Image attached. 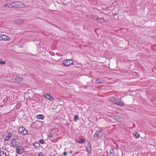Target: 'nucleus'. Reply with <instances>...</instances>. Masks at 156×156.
<instances>
[{
	"mask_svg": "<svg viewBox=\"0 0 156 156\" xmlns=\"http://www.w3.org/2000/svg\"><path fill=\"white\" fill-rule=\"evenodd\" d=\"M110 100L113 101L114 104L118 105L121 106L124 105V102L122 101L121 100L116 99L115 98L112 97L111 98Z\"/></svg>",
	"mask_w": 156,
	"mask_h": 156,
	"instance_id": "f257e3e1",
	"label": "nucleus"
},
{
	"mask_svg": "<svg viewBox=\"0 0 156 156\" xmlns=\"http://www.w3.org/2000/svg\"><path fill=\"white\" fill-rule=\"evenodd\" d=\"M14 2V5L13 6H14L15 8H24L25 6L24 4L21 2Z\"/></svg>",
	"mask_w": 156,
	"mask_h": 156,
	"instance_id": "f03ea898",
	"label": "nucleus"
},
{
	"mask_svg": "<svg viewBox=\"0 0 156 156\" xmlns=\"http://www.w3.org/2000/svg\"><path fill=\"white\" fill-rule=\"evenodd\" d=\"M16 151L17 153L21 154L23 152L24 149L22 146L18 145L16 147Z\"/></svg>",
	"mask_w": 156,
	"mask_h": 156,
	"instance_id": "7ed1b4c3",
	"label": "nucleus"
},
{
	"mask_svg": "<svg viewBox=\"0 0 156 156\" xmlns=\"http://www.w3.org/2000/svg\"><path fill=\"white\" fill-rule=\"evenodd\" d=\"M73 62V61L71 59L64 60L62 62L63 65L67 66L72 64Z\"/></svg>",
	"mask_w": 156,
	"mask_h": 156,
	"instance_id": "20e7f679",
	"label": "nucleus"
},
{
	"mask_svg": "<svg viewBox=\"0 0 156 156\" xmlns=\"http://www.w3.org/2000/svg\"><path fill=\"white\" fill-rule=\"evenodd\" d=\"M18 132L23 135H26L27 133V131L23 127L20 128L18 129Z\"/></svg>",
	"mask_w": 156,
	"mask_h": 156,
	"instance_id": "39448f33",
	"label": "nucleus"
},
{
	"mask_svg": "<svg viewBox=\"0 0 156 156\" xmlns=\"http://www.w3.org/2000/svg\"><path fill=\"white\" fill-rule=\"evenodd\" d=\"M10 38L8 36L4 34H0V41H8Z\"/></svg>",
	"mask_w": 156,
	"mask_h": 156,
	"instance_id": "423d86ee",
	"label": "nucleus"
},
{
	"mask_svg": "<svg viewBox=\"0 0 156 156\" xmlns=\"http://www.w3.org/2000/svg\"><path fill=\"white\" fill-rule=\"evenodd\" d=\"M93 20H96L100 23L104 22L105 20L103 18H99L98 17H93Z\"/></svg>",
	"mask_w": 156,
	"mask_h": 156,
	"instance_id": "0eeeda50",
	"label": "nucleus"
},
{
	"mask_svg": "<svg viewBox=\"0 0 156 156\" xmlns=\"http://www.w3.org/2000/svg\"><path fill=\"white\" fill-rule=\"evenodd\" d=\"M43 96L45 98L49 99L50 101H53L54 100V98L51 96L50 94L45 93L43 95Z\"/></svg>",
	"mask_w": 156,
	"mask_h": 156,
	"instance_id": "6e6552de",
	"label": "nucleus"
},
{
	"mask_svg": "<svg viewBox=\"0 0 156 156\" xmlns=\"http://www.w3.org/2000/svg\"><path fill=\"white\" fill-rule=\"evenodd\" d=\"M23 78L21 77L17 76L15 79L12 80V81L16 83L21 82Z\"/></svg>",
	"mask_w": 156,
	"mask_h": 156,
	"instance_id": "1a4fd4ad",
	"label": "nucleus"
},
{
	"mask_svg": "<svg viewBox=\"0 0 156 156\" xmlns=\"http://www.w3.org/2000/svg\"><path fill=\"white\" fill-rule=\"evenodd\" d=\"M114 119L115 120L119 122H121L123 120L122 117H121L119 115H118L114 116Z\"/></svg>",
	"mask_w": 156,
	"mask_h": 156,
	"instance_id": "9d476101",
	"label": "nucleus"
},
{
	"mask_svg": "<svg viewBox=\"0 0 156 156\" xmlns=\"http://www.w3.org/2000/svg\"><path fill=\"white\" fill-rule=\"evenodd\" d=\"M11 144L12 147H17L18 142L16 139H12L11 140Z\"/></svg>",
	"mask_w": 156,
	"mask_h": 156,
	"instance_id": "9b49d317",
	"label": "nucleus"
},
{
	"mask_svg": "<svg viewBox=\"0 0 156 156\" xmlns=\"http://www.w3.org/2000/svg\"><path fill=\"white\" fill-rule=\"evenodd\" d=\"M14 22L16 24H21L23 23L24 22V20L21 19H17Z\"/></svg>",
	"mask_w": 156,
	"mask_h": 156,
	"instance_id": "f8f14e48",
	"label": "nucleus"
},
{
	"mask_svg": "<svg viewBox=\"0 0 156 156\" xmlns=\"http://www.w3.org/2000/svg\"><path fill=\"white\" fill-rule=\"evenodd\" d=\"M14 2L8 3L4 5V6L5 7H6L7 6L8 7H14V6H13V5H14Z\"/></svg>",
	"mask_w": 156,
	"mask_h": 156,
	"instance_id": "ddd939ff",
	"label": "nucleus"
},
{
	"mask_svg": "<svg viewBox=\"0 0 156 156\" xmlns=\"http://www.w3.org/2000/svg\"><path fill=\"white\" fill-rule=\"evenodd\" d=\"M101 132L100 131H97L96 132L94 135V137L95 138L100 137H101V135H100Z\"/></svg>",
	"mask_w": 156,
	"mask_h": 156,
	"instance_id": "4468645a",
	"label": "nucleus"
},
{
	"mask_svg": "<svg viewBox=\"0 0 156 156\" xmlns=\"http://www.w3.org/2000/svg\"><path fill=\"white\" fill-rule=\"evenodd\" d=\"M86 150L88 153H90L92 152L91 146H87L86 147Z\"/></svg>",
	"mask_w": 156,
	"mask_h": 156,
	"instance_id": "2eb2a0df",
	"label": "nucleus"
},
{
	"mask_svg": "<svg viewBox=\"0 0 156 156\" xmlns=\"http://www.w3.org/2000/svg\"><path fill=\"white\" fill-rule=\"evenodd\" d=\"M76 141L79 143H83L85 142V141L84 140L80 138L79 139L76 140Z\"/></svg>",
	"mask_w": 156,
	"mask_h": 156,
	"instance_id": "dca6fc26",
	"label": "nucleus"
},
{
	"mask_svg": "<svg viewBox=\"0 0 156 156\" xmlns=\"http://www.w3.org/2000/svg\"><path fill=\"white\" fill-rule=\"evenodd\" d=\"M33 146L35 149H37L39 147L40 144L37 142H35L33 144Z\"/></svg>",
	"mask_w": 156,
	"mask_h": 156,
	"instance_id": "f3484780",
	"label": "nucleus"
},
{
	"mask_svg": "<svg viewBox=\"0 0 156 156\" xmlns=\"http://www.w3.org/2000/svg\"><path fill=\"white\" fill-rule=\"evenodd\" d=\"M0 156H7L6 152L3 151H0Z\"/></svg>",
	"mask_w": 156,
	"mask_h": 156,
	"instance_id": "a211bd4d",
	"label": "nucleus"
},
{
	"mask_svg": "<svg viewBox=\"0 0 156 156\" xmlns=\"http://www.w3.org/2000/svg\"><path fill=\"white\" fill-rule=\"evenodd\" d=\"M95 82L97 83H102L104 82V81L101 79H98L95 80Z\"/></svg>",
	"mask_w": 156,
	"mask_h": 156,
	"instance_id": "6ab92c4d",
	"label": "nucleus"
},
{
	"mask_svg": "<svg viewBox=\"0 0 156 156\" xmlns=\"http://www.w3.org/2000/svg\"><path fill=\"white\" fill-rule=\"evenodd\" d=\"M37 118L39 119H44V117L42 115H39L37 116Z\"/></svg>",
	"mask_w": 156,
	"mask_h": 156,
	"instance_id": "aec40b11",
	"label": "nucleus"
},
{
	"mask_svg": "<svg viewBox=\"0 0 156 156\" xmlns=\"http://www.w3.org/2000/svg\"><path fill=\"white\" fill-rule=\"evenodd\" d=\"M115 151L113 149H111L110 150V154L112 155H114L115 154Z\"/></svg>",
	"mask_w": 156,
	"mask_h": 156,
	"instance_id": "412c9836",
	"label": "nucleus"
},
{
	"mask_svg": "<svg viewBox=\"0 0 156 156\" xmlns=\"http://www.w3.org/2000/svg\"><path fill=\"white\" fill-rule=\"evenodd\" d=\"M54 136V134L52 133H49L48 135V137L50 138H51Z\"/></svg>",
	"mask_w": 156,
	"mask_h": 156,
	"instance_id": "4be33fe9",
	"label": "nucleus"
},
{
	"mask_svg": "<svg viewBox=\"0 0 156 156\" xmlns=\"http://www.w3.org/2000/svg\"><path fill=\"white\" fill-rule=\"evenodd\" d=\"M79 117L77 115H74V120L75 121H76L77 120L79 119Z\"/></svg>",
	"mask_w": 156,
	"mask_h": 156,
	"instance_id": "5701e85b",
	"label": "nucleus"
},
{
	"mask_svg": "<svg viewBox=\"0 0 156 156\" xmlns=\"http://www.w3.org/2000/svg\"><path fill=\"white\" fill-rule=\"evenodd\" d=\"M12 136L14 138L13 139H16V140L18 139V137L16 135H13Z\"/></svg>",
	"mask_w": 156,
	"mask_h": 156,
	"instance_id": "b1692460",
	"label": "nucleus"
},
{
	"mask_svg": "<svg viewBox=\"0 0 156 156\" xmlns=\"http://www.w3.org/2000/svg\"><path fill=\"white\" fill-rule=\"evenodd\" d=\"M95 16H93L92 15H89L88 16V17L90 19H93V17H95Z\"/></svg>",
	"mask_w": 156,
	"mask_h": 156,
	"instance_id": "393cba45",
	"label": "nucleus"
},
{
	"mask_svg": "<svg viewBox=\"0 0 156 156\" xmlns=\"http://www.w3.org/2000/svg\"><path fill=\"white\" fill-rule=\"evenodd\" d=\"M87 143H88V145H87V146H91V143L90 142V141L89 140H87Z\"/></svg>",
	"mask_w": 156,
	"mask_h": 156,
	"instance_id": "a878e982",
	"label": "nucleus"
},
{
	"mask_svg": "<svg viewBox=\"0 0 156 156\" xmlns=\"http://www.w3.org/2000/svg\"><path fill=\"white\" fill-rule=\"evenodd\" d=\"M11 136H12V134H11V133L10 132H9L7 136L8 137H9V138H10L11 137Z\"/></svg>",
	"mask_w": 156,
	"mask_h": 156,
	"instance_id": "bb28decb",
	"label": "nucleus"
},
{
	"mask_svg": "<svg viewBox=\"0 0 156 156\" xmlns=\"http://www.w3.org/2000/svg\"><path fill=\"white\" fill-rule=\"evenodd\" d=\"M10 138L7 136L5 138V141H8Z\"/></svg>",
	"mask_w": 156,
	"mask_h": 156,
	"instance_id": "cd10ccee",
	"label": "nucleus"
},
{
	"mask_svg": "<svg viewBox=\"0 0 156 156\" xmlns=\"http://www.w3.org/2000/svg\"><path fill=\"white\" fill-rule=\"evenodd\" d=\"M135 136L137 138H138L140 137V135L139 133H136Z\"/></svg>",
	"mask_w": 156,
	"mask_h": 156,
	"instance_id": "c85d7f7f",
	"label": "nucleus"
},
{
	"mask_svg": "<svg viewBox=\"0 0 156 156\" xmlns=\"http://www.w3.org/2000/svg\"><path fill=\"white\" fill-rule=\"evenodd\" d=\"M39 142L41 144H43L44 143V141L43 140L41 139L39 140Z\"/></svg>",
	"mask_w": 156,
	"mask_h": 156,
	"instance_id": "c756f323",
	"label": "nucleus"
},
{
	"mask_svg": "<svg viewBox=\"0 0 156 156\" xmlns=\"http://www.w3.org/2000/svg\"><path fill=\"white\" fill-rule=\"evenodd\" d=\"M5 62L4 61H2L1 62H0V64H5Z\"/></svg>",
	"mask_w": 156,
	"mask_h": 156,
	"instance_id": "7c9ffc66",
	"label": "nucleus"
},
{
	"mask_svg": "<svg viewBox=\"0 0 156 156\" xmlns=\"http://www.w3.org/2000/svg\"><path fill=\"white\" fill-rule=\"evenodd\" d=\"M38 156H44L42 153H40L39 154Z\"/></svg>",
	"mask_w": 156,
	"mask_h": 156,
	"instance_id": "2f4dec72",
	"label": "nucleus"
},
{
	"mask_svg": "<svg viewBox=\"0 0 156 156\" xmlns=\"http://www.w3.org/2000/svg\"><path fill=\"white\" fill-rule=\"evenodd\" d=\"M63 154L64 155H66L67 154V153L66 151H64L63 153Z\"/></svg>",
	"mask_w": 156,
	"mask_h": 156,
	"instance_id": "473e14b6",
	"label": "nucleus"
},
{
	"mask_svg": "<svg viewBox=\"0 0 156 156\" xmlns=\"http://www.w3.org/2000/svg\"><path fill=\"white\" fill-rule=\"evenodd\" d=\"M73 153V151H70L69 152V153L70 154H71Z\"/></svg>",
	"mask_w": 156,
	"mask_h": 156,
	"instance_id": "72a5a7b5",
	"label": "nucleus"
}]
</instances>
